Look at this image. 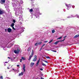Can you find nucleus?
Masks as SVG:
<instances>
[{
	"instance_id": "f257e3e1",
	"label": "nucleus",
	"mask_w": 79,
	"mask_h": 79,
	"mask_svg": "<svg viewBox=\"0 0 79 79\" xmlns=\"http://www.w3.org/2000/svg\"><path fill=\"white\" fill-rule=\"evenodd\" d=\"M14 10L15 11V12H19V13H22L23 12L21 11V9L19 7H18L17 8H15Z\"/></svg>"
},
{
	"instance_id": "f03ea898",
	"label": "nucleus",
	"mask_w": 79,
	"mask_h": 79,
	"mask_svg": "<svg viewBox=\"0 0 79 79\" xmlns=\"http://www.w3.org/2000/svg\"><path fill=\"white\" fill-rule=\"evenodd\" d=\"M40 15V13H39V12H36L34 14V15L35 16V18H37V16H39V15Z\"/></svg>"
},
{
	"instance_id": "7ed1b4c3",
	"label": "nucleus",
	"mask_w": 79,
	"mask_h": 79,
	"mask_svg": "<svg viewBox=\"0 0 79 79\" xmlns=\"http://www.w3.org/2000/svg\"><path fill=\"white\" fill-rule=\"evenodd\" d=\"M34 55V51L33 50H32V52H31V55L30 56L28 60L30 61L31 60V58L32 57L33 55Z\"/></svg>"
},
{
	"instance_id": "20e7f679",
	"label": "nucleus",
	"mask_w": 79,
	"mask_h": 79,
	"mask_svg": "<svg viewBox=\"0 0 79 79\" xmlns=\"http://www.w3.org/2000/svg\"><path fill=\"white\" fill-rule=\"evenodd\" d=\"M5 8H6L7 11L8 12H10V10L9 8H9V6H8V5H5Z\"/></svg>"
},
{
	"instance_id": "39448f33",
	"label": "nucleus",
	"mask_w": 79,
	"mask_h": 79,
	"mask_svg": "<svg viewBox=\"0 0 79 79\" xmlns=\"http://www.w3.org/2000/svg\"><path fill=\"white\" fill-rule=\"evenodd\" d=\"M71 17L70 18H75V17H76V18H77L79 19V15H77L75 16H74L73 15H71Z\"/></svg>"
},
{
	"instance_id": "423d86ee",
	"label": "nucleus",
	"mask_w": 79,
	"mask_h": 79,
	"mask_svg": "<svg viewBox=\"0 0 79 79\" xmlns=\"http://www.w3.org/2000/svg\"><path fill=\"white\" fill-rule=\"evenodd\" d=\"M66 6L67 7V10H69L70 9V8H71V4H69L68 5H67L66 4H65Z\"/></svg>"
},
{
	"instance_id": "0eeeda50",
	"label": "nucleus",
	"mask_w": 79,
	"mask_h": 79,
	"mask_svg": "<svg viewBox=\"0 0 79 79\" xmlns=\"http://www.w3.org/2000/svg\"><path fill=\"white\" fill-rule=\"evenodd\" d=\"M14 52L15 53H19V49L17 48V50H15L14 51Z\"/></svg>"
},
{
	"instance_id": "6e6552de",
	"label": "nucleus",
	"mask_w": 79,
	"mask_h": 79,
	"mask_svg": "<svg viewBox=\"0 0 79 79\" xmlns=\"http://www.w3.org/2000/svg\"><path fill=\"white\" fill-rule=\"evenodd\" d=\"M5 13V11L3 10H1V9H0V15H2Z\"/></svg>"
},
{
	"instance_id": "1a4fd4ad",
	"label": "nucleus",
	"mask_w": 79,
	"mask_h": 79,
	"mask_svg": "<svg viewBox=\"0 0 79 79\" xmlns=\"http://www.w3.org/2000/svg\"><path fill=\"white\" fill-rule=\"evenodd\" d=\"M34 59L33 60V61H36L37 60V56L35 55L34 57Z\"/></svg>"
},
{
	"instance_id": "9d476101",
	"label": "nucleus",
	"mask_w": 79,
	"mask_h": 79,
	"mask_svg": "<svg viewBox=\"0 0 79 79\" xmlns=\"http://www.w3.org/2000/svg\"><path fill=\"white\" fill-rule=\"evenodd\" d=\"M12 30L11 28H8L7 29V31L8 32H11Z\"/></svg>"
},
{
	"instance_id": "9b49d317",
	"label": "nucleus",
	"mask_w": 79,
	"mask_h": 79,
	"mask_svg": "<svg viewBox=\"0 0 79 79\" xmlns=\"http://www.w3.org/2000/svg\"><path fill=\"white\" fill-rule=\"evenodd\" d=\"M19 13L18 12H15V16H18L19 15Z\"/></svg>"
},
{
	"instance_id": "f8f14e48",
	"label": "nucleus",
	"mask_w": 79,
	"mask_h": 79,
	"mask_svg": "<svg viewBox=\"0 0 79 79\" xmlns=\"http://www.w3.org/2000/svg\"><path fill=\"white\" fill-rule=\"evenodd\" d=\"M61 42L60 40L57 41L56 43H55V45H57V44H58V42Z\"/></svg>"
},
{
	"instance_id": "ddd939ff",
	"label": "nucleus",
	"mask_w": 79,
	"mask_h": 79,
	"mask_svg": "<svg viewBox=\"0 0 79 79\" xmlns=\"http://www.w3.org/2000/svg\"><path fill=\"white\" fill-rule=\"evenodd\" d=\"M78 37H79V35H77L74 37V38L76 39V38H77Z\"/></svg>"
},
{
	"instance_id": "4468645a",
	"label": "nucleus",
	"mask_w": 79,
	"mask_h": 79,
	"mask_svg": "<svg viewBox=\"0 0 79 79\" xmlns=\"http://www.w3.org/2000/svg\"><path fill=\"white\" fill-rule=\"evenodd\" d=\"M39 61H40V60H39L37 62V63L36 64V66H38V65H39Z\"/></svg>"
},
{
	"instance_id": "2eb2a0df",
	"label": "nucleus",
	"mask_w": 79,
	"mask_h": 79,
	"mask_svg": "<svg viewBox=\"0 0 79 79\" xmlns=\"http://www.w3.org/2000/svg\"><path fill=\"white\" fill-rule=\"evenodd\" d=\"M33 9L34 11H37V8L35 7H33Z\"/></svg>"
},
{
	"instance_id": "dca6fc26",
	"label": "nucleus",
	"mask_w": 79,
	"mask_h": 79,
	"mask_svg": "<svg viewBox=\"0 0 79 79\" xmlns=\"http://www.w3.org/2000/svg\"><path fill=\"white\" fill-rule=\"evenodd\" d=\"M19 20H21V21H23V17L22 16H20L19 17Z\"/></svg>"
},
{
	"instance_id": "f3484780",
	"label": "nucleus",
	"mask_w": 79,
	"mask_h": 79,
	"mask_svg": "<svg viewBox=\"0 0 79 79\" xmlns=\"http://www.w3.org/2000/svg\"><path fill=\"white\" fill-rule=\"evenodd\" d=\"M23 74H24V73L23 72H22L21 73H19V76H23Z\"/></svg>"
},
{
	"instance_id": "a211bd4d",
	"label": "nucleus",
	"mask_w": 79,
	"mask_h": 79,
	"mask_svg": "<svg viewBox=\"0 0 79 79\" xmlns=\"http://www.w3.org/2000/svg\"><path fill=\"white\" fill-rule=\"evenodd\" d=\"M14 26H15V23H12L10 25V27H14Z\"/></svg>"
},
{
	"instance_id": "6ab92c4d",
	"label": "nucleus",
	"mask_w": 79,
	"mask_h": 79,
	"mask_svg": "<svg viewBox=\"0 0 79 79\" xmlns=\"http://www.w3.org/2000/svg\"><path fill=\"white\" fill-rule=\"evenodd\" d=\"M31 47H29L27 49L28 51L29 52V51H31Z\"/></svg>"
},
{
	"instance_id": "aec40b11",
	"label": "nucleus",
	"mask_w": 79,
	"mask_h": 79,
	"mask_svg": "<svg viewBox=\"0 0 79 79\" xmlns=\"http://www.w3.org/2000/svg\"><path fill=\"white\" fill-rule=\"evenodd\" d=\"M46 58H47V59H50V57L48 56H46Z\"/></svg>"
},
{
	"instance_id": "412c9836",
	"label": "nucleus",
	"mask_w": 79,
	"mask_h": 79,
	"mask_svg": "<svg viewBox=\"0 0 79 79\" xmlns=\"http://www.w3.org/2000/svg\"><path fill=\"white\" fill-rule=\"evenodd\" d=\"M54 32H55V30H52V34H53V33H54Z\"/></svg>"
},
{
	"instance_id": "4be33fe9",
	"label": "nucleus",
	"mask_w": 79,
	"mask_h": 79,
	"mask_svg": "<svg viewBox=\"0 0 79 79\" xmlns=\"http://www.w3.org/2000/svg\"><path fill=\"white\" fill-rule=\"evenodd\" d=\"M35 46H38L39 44H38V43H36L35 44Z\"/></svg>"
},
{
	"instance_id": "5701e85b",
	"label": "nucleus",
	"mask_w": 79,
	"mask_h": 79,
	"mask_svg": "<svg viewBox=\"0 0 79 79\" xmlns=\"http://www.w3.org/2000/svg\"><path fill=\"white\" fill-rule=\"evenodd\" d=\"M34 63H33L32 62L31 63V64H30L31 66H33V65H34Z\"/></svg>"
},
{
	"instance_id": "b1692460",
	"label": "nucleus",
	"mask_w": 79,
	"mask_h": 79,
	"mask_svg": "<svg viewBox=\"0 0 79 79\" xmlns=\"http://www.w3.org/2000/svg\"><path fill=\"white\" fill-rule=\"evenodd\" d=\"M16 3L17 5H18V4H19V2H18V1H16Z\"/></svg>"
},
{
	"instance_id": "393cba45",
	"label": "nucleus",
	"mask_w": 79,
	"mask_h": 79,
	"mask_svg": "<svg viewBox=\"0 0 79 79\" xmlns=\"http://www.w3.org/2000/svg\"><path fill=\"white\" fill-rule=\"evenodd\" d=\"M42 43V42H40L39 43H38V45H40V44H41Z\"/></svg>"
},
{
	"instance_id": "a878e982",
	"label": "nucleus",
	"mask_w": 79,
	"mask_h": 79,
	"mask_svg": "<svg viewBox=\"0 0 79 79\" xmlns=\"http://www.w3.org/2000/svg\"><path fill=\"white\" fill-rule=\"evenodd\" d=\"M20 2L21 4H23V1L22 0H21Z\"/></svg>"
},
{
	"instance_id": "bb28decb",
	"label": "nucleus",
	"mask_w": 79,
	"mask_h": 79,
	"mask_svg": "<svg viewBox=\"0 0 79 79\" xmlns=\"http://www.w3.org/2000/svg\"><path fill=\"white\" fill-rule=\"evenodd\" d=\"M42 65H43V66H46L47 65H46V64H44L43 63L42 64Z\"/></svg>"
},
{
	"instance_id": "cd10ccee",
	"label": "nucleus",
	"mask_w": 79,
	"mask_h": 79,
	"mask_svg": "<svg viewBox=\"0 0 79 79\" xmlns=\"http://www.w3.org/2000/svg\"><path fill=\"white\" fill-rule=\"evenodd\" d=\"M25 68H26V66H25V64H23V69H25Z\"/></svg>"
},
{
	"instance_id": "c85d7f7f",
	"label": "nucleus",
	"mask_w": 79,
	"mask_h": 79,
	"mask_svg": "<svg viewBox=\"0 0 79 79\" xmlns=\"http://www.w3.org/2000/svg\"><path fill=\"white\" fill-rule=\"evenodd\" d=\"M1 2H3V3H5V0H1Z\"/></svg>"
},
{
	"instance_id": "c756f323",
	"label": "nucleus",
	"mask_w": 79,
	"mask_h": 79,
	"mask_svg": "<svg viewBox=\"0 0 79 79\" xmlns=\"http://www.w3.org/2000/svg\"><path fill=\"white\" fill-rule=\"evenodd\" d=\"M30 12H32V11H33V9H31L30 10Z\"/></svg>"
},
{
	"instance_id": "7c9ffc66",
	"label": "nucleus",
	"mask_w": 79,
	"mask_h": 79,
	"mask_svg": "<svg viewBox=\"0 0 79 79\" xmlns=\"http://www.w3.org/2000/svg\"><path fill=\"white\" fill-rule=\"evenodd\" d=\"M53 42V40H51V41L49 43V44H50L51 42Z\"/></svg>"
},
{
	"instance_id": "2f4dec72",
	"label": "nucleus",
	"mask_w": 79,
	"mask_h": 79,
	"mask_svg": "<svg viewBox=\"0 0 79 79\" xmlns=\"http://www.w3.org/2000/svg\"><path fill=\"white\" fill-rule=\"evenodd\" d=\"M51 51L53 52H56V50H51Z\"/></svg>"
},
{
	"instance_id": "473e14b6",
	"label": "nucleus",
	"mask_w": 79,
	"mask_h": 79,
	"mask_svg": "<svg viewBox=\"0 0 79 79\" xmlns=\"http://www.w3.org/2000/svg\"><path fill=\"white\" fill-rule=\"evenodd\" d=\"M0 3H1V4L3 5V4L4 2H2V1H1V2H0Z\"/></svg>"
},
{
	"instance_id": "72a5a7b5",
	"label": "nucleus",
	"mask_w": 79,
	"mask_h": 79,
	"mask_svg": "<svg viewBox=\"0 0 79 79\" xmlns=\"http://www.w3.org/2000/svg\"><path fill=\"white\" fill-rule=\"evenodd\" d=\"M61 38H62V37H60L59 38H57V40H58V39H61Z\"/></svg>"
},
{
	"instance_id": "f704fd0d",
	"label": "nucleus",
	"mask_w": 79,
	"mask_h": 79,
	"mask_svg": "<svg viewBox=\"0 0 79 79\" xmlns=\"http://www.w3.org/2000/svg\"><path fill=\"white\" fill-rule=\"evenodd\" d=\"M44 45H45V44H43V45L41 46L42 48H43V47H44Z\"/></svg>"
},
{
	"instance_id": "c9c22d12",
	"label": "nucleus",
	"mask_w": 79,
	"mask_h": 79,
	"mask_svg": "<svg viewBox=\"0 0 79 79\" xmlns=\"http://www.w3.org/2000/svg\"><path fill=\"white\" fill-rule=\"evenodd\" d=\"M44 62H45V63H48V62L46 60H44Z\"/></svg>"
},
{
	"instance_id": "e433bc0d",
	"label": "nucleus",
	"mask_w": 79,
	"mask_h": 79,
	"mask_svg": "<svg viewBox=\"0 0 79 79\" xmlns=\"http://www.w3.org/2000/svg\"><path fill=\"white\" fill-rule=\"evenodd\" d=\"M13 22L14 23H16V21H15V20H14V19L13 20Z\"/></svg>"
},
{
	"instance_id": "4c0bfd02",
	"label": "nucleus",
	"mask_w": 79,
	"mask_h": 79,
	"mask_svg": "<svg viewBox=\"0 0 79 79\" xmlns=\"http://www.w3.org/2000/svg\"><path fill=\"white\" fill-rule=\"evenodd\" d=\"M7 31H8V29H5V31L6 32H7Z\"/></svg>"
},
{
	"instance_id": "58836bf2",
	"label": "nucleus",
	"mask_w": 79,
	"mask_h": 79,
	"mask_svg": "<svg viewBox=\"0 0 79 79\" xmlns=\"http://www.w3.org/2000/svg\"><path fill=\"white\" fill-rule=\"evenodd\" d=\"M30 0L31 2V3H34V2H33V0Z\"/></svg>"
},
{
	"instance_id": "ea45409f",
	"label": "nucleus",
	"mask_w": 79,
	"mask_h": 79,
	"mask_svg": "<svg viewBox=\"0 0 79 79\" xmlns=\"http://www.w3.org/2000/svg\"><path fill=\"white\" fill-rule=\"evenodd\" d=\"M22 60H24L25 59H24V57H22Z\"/></svg>"
},
{
	"instance_id": "a19ab883",
	"label": "nucleus",
	"mask_w": 79,
	"mask_h": 79,
	"mask_svg": "<svg viewBox=\"0 0 79 79\" xmlns=\"http://www.w3.org/2000/svg\"><path fill=\"white\" fill-rule=\"evenodd\" d=\"M13 71H14L15 72H16V70H15V69H13Z\"/></svg>"
},
{
	"instance_id": "79ce46f5",
	"label": "nucleus",
	"mask_w": 79,
	"mask_h": 79,
	"mask_svg": "<svg viewBox=\"0 0 79 79\" xmlns=\"http://www.w3.org/2000/svg\"><path fill=\"white\" fill-rule=\"evenodd\" d=\"M44 43H47L48 42V41H45L44 42Z\"/></svg>"
},
{
	"instance_id": "37998d69",
	"label": "nucleus",
	"mask_w": 79,
	"mask_h": 79,
	"mask_svg": "<svg viewBox=\"0 0 79 79\" xmlns=\"http://www.w3.org/2000/svg\"><path fill=\"white\" fill-rule=\"evenodd\" d=\"M23 69L24 72H25V71H26V69Z\"/></svg>"
},
{
	"instance_id": "c03bdc74",
	"label": "nucleus",
	"mask_w": 79,
	"mask_h": 79,
	"mask_svg": "<svg viewBox=\"0 0 79 79\" xmlns=\"http://www.w3.org/2000/svg\"><path fill=\"white\" fill-rule=\"evenodd\" d=\"M0 78H1V79H3V77L2 76H1Z\"/></svg>"
},
{
	"instance_id": "a18cd8bd",
	"label": "nucleus",
	"mask_w": 79,
	"mask_h": 79,
	"mask_svg": "<svg viewBox=\"0 0 79 79\" xmlns=\"http://www.w3.org/2000/svg\"><path fill=\"white\" fill-rule=\"evenodd\" d=\"M72 8H75V6H72Z\"/></svg>"
},
{
	"instance_id": "49530a36",
	"label": "nucleus",
	"mask_w": 79,
	"mask_h": 79,
	"mask_svg": "<svg viewBox=\"0 0 79 79\" xmlns=\"http://www.w3.org/2000/svg\"><path fill=\"white\" fill-rule=\"evenodd\" d=\"M12 29H14V30H15V28L14 27H12Z\"/></svg>"
},
{
	"instance_id": "de8ad7c7",
	"label": "nucleus",
	"mask_w": 79,
	"mask_h": 79,
	"mask_svg": "<svg viewBox=\"0 0 79 79\" xmlns=\"http://www.w3.org/2000/svg\"><path fill=\"white\" fill-rule=\"evenodd\" d=\"M71 18V17L70 16H69L67 17V18Z\"/></svg>"
},
{
	"instance_id": "09e8293b",
	"label": "nucleus",
	"mask_w": 79,
	"mask_h": 79,
	"mask_svg": "<svg viewBox=\"0 0 79 79\" xmlns=\"http://www.w3.org/2000/svg\"><path fill=\"white\" fill-rule=\"evenodd\" d=\"M40 70H41V71H43V69H42V68H40Z\"/></svg>"
},
{
	"instance_id": "8fccbe9b",
	"label": "nucleus",
	"mask_w": 79,
	"mask_h": 79,
	"mask_svg": "<svg viewBox=\"0 0 79 79\" xmlns=\"http://www.w3.org/2000/svg\"><path fill=\"white\" fill-rule=\"evenodd\" d=\"M66 37H67V36L66 35V36H65L64 37V38H65Z\"/></svg>"
},
{
	"instance_id": "3c124183",
	"label": "nucleus",
	"mask_w": 79,
	"mask_h": 79,
	"mask_svg": "<svg viewBox=\"0 0 79 79\" xmlns=\"http://www.w3.org/2000/svg\"><path fill=\"white\" fill-rule=\"evenodd\" d=\"M41 79H44V78L42 77H41Z\"/></svg>"
},
{
	"instance_id": "603ef678",
	"label": "nucleus",
	"mask_w": 79,
	"mask_h": 79,
	"mask_svg": "<svg viewBox=\"0 0 79 79\" xmlns=\"http://www.w3.org/2000/svg\"><path fill=\"white\" fill-rule=\"evenodd\" d=\"M17 67H19V65H17Z\"/></svg>"
},
{
	"instance_id": "864d4df0",
	"label": "nucleus",
	"mask_w": 79,
	"mask_h": 79,
	"mask_svg": "<svg viewBox=\"0 0 79 79\" xmlns=\"http://www.w3.org/2000/svg\"><path fill=\"white\" fill-rule=\"evenodd\" d=\"M32 6H34V4H32Z\"/></svg>"
},
{
	"instance_id": "5fc2aeb1",
	"label": "nucleus",
	"mask_w": 79,
	"mask_h": 79,
	"mask_svg": "<svg viewBox=\"0 0 79 79\" xmlns=\"http://www.w3.org/2000/svg\"><path fill=\"white\" fill-rule=\"evenodd\" d=\"M20 24H23V23H22L21 22H20Z\"/></svg>"
},
{
	"instance_id": "6e6d98bb",
	"label": "nucleus",
	"mask_w": 79,
	"mask_h": 79,
	"mask_svg": "<svg viewBox=\"0 0 79 79\" xmlns=\"http://www.w3.org/2000/svg\"><path fill=\"white\" fill-rule=\"evenodd\" d=\"M42 47H41V48L40 49V50H42Z\"/></svg>"
},
{
	"instance_id": "4d7b16f0",
	"label": "nucleus",
	"mask_w": 79,
	"mask_h": 79,
	"mask_svg": "<svg viewBox=\"0 0 79 79\" xmlns=\"http://www.w3.org/2000/svg\"><path fill=\"white\" fill-rule=\"evenodd\" d=\"M5 63H8V62H5Z\"/></svg>"
},
{
	"instance_id": "13d9d810",
	"label": "nucleus",
	"mask_w": 79,
	"mask_h": 79,
	"mask_svg": "<svg viewBox=\"0 0 79 79\" xmlns=\"http://www.w3.org/2000/svg\"><path fill=\"white\" fill-rule=\"evenodd\" d=\"M8 58H9V59H10V57H8Z\"/></svg>"
},
{
	"instance_id": "bf43d9fd",
	"label": "nucleus",
	"mask_w": 79,
	"mask_h": 79,
	"mask_svg": "<svg viewBox=\"0 0 79 79\" xmlns=\"http://www.w3.org/2000/svg\"><path fill=\"white\" fill-rule=\"evenodd\" d=\"M4 66H6V64H4Z\"/></svg>"
},
{
	"instance_id": "052dcab7",
	"label": "nucleus",
	"mask_w": 79,
	"mask_h": 79,
	"mask_svg": "<svg viewBox=\"0 0 79 79\" xmlns=\"http://www.w3.org/2000/svg\"><path fill=\"white\" fill-rule=\"evenodd\" d=\"M7 69H10V68H8V67H7Z\"/></svg>"
},
{
	"instance_id": "680f3d73",
	"label": "nucleus",
	"mask_w": 79,
	"mask_h": 79,
	"mask_svg": "<svg viewBox=\"0 0 79 79\" xmlns=\"http://www.w3.org/2000/svg\"><path fill=\"white\" fill-rule=\"evenodd\" d=\"M15 57H14V60H15Z\"/></svg>"
},
{
	"instance_id": "e2e57ef3",
	"label": "nucleus",
	"mask_w": 79,
	"mask_h": 79,
	"mask_svg": "<svg viewBox=\"0 0 79 79\" xmlns=\"http://www.w3.org/2000/svg\"><path fill=\"white\" fill-rule=\"evenodd\" d=\"M21 61H22L21 60H20V62H21Z\"/></svg>"
},
{
	"instance_id": "0e129e2a",
	"label": "nucleus",
	"mask_w": 79,
	"mask_h": 79,
	"mask_svg": "<svg viewBox=\"0 0 79 79\" xmlns=\"http://www.w3.org/2000/svg\"><path fill=\"white\" fill-rule=\"evenodd\" d=\"M36 79H37V78H36Z\"/></svg>"
}]
</instances>
